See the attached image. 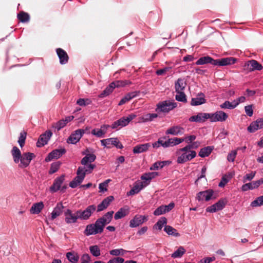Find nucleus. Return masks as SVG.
I'll return each mask as SVG.
<instances>
[{
	"instance_id": "obj_1",
	"label": "nucleus",
	"mask_w": 263,
	"mask_h": 263,
	"mask_svg": "<svg viewBox=\"0 0 263 263\" xmlns=\"http://www.w3.org/2000/svg\"><path fill=\"white\" fill-rule=\"evenodd\" d=\"M114 211L106 213L103 216L98 218L95 223L86 226L84 234L86 236L101 234L103 232L105 226L109 223L112 219Z\"/></svg>"
},
{
	"instance_id": "obj_2",
	"label": "nucleus",
	"mask_w": 263,
	"mask_h": 263,
	"mask_svg": "<svg viewBox=\"0 0 263 263\" xmlns=\"http://www.w3.org/2000/svg\"><path fill=\"white\" fill-rule=\"evenodd\" d=\"M96 210V206L95 205H89L83 211L79 210L74 212L71 210L67 209L64 213L65 221L67 223L70 224L77 222L78 219L87 220Z\"/></svg>"
},
{
	"instance_id": "obj_3",
	"label": "nucleus",
	"mask_w": 263,
	"mask_h": 263,
	"mask_svg": "<svg viewBox=\"0 0 263 263\" xmlns=\"http://www.w3.org/2000/svg\"><path fill=\"white\" fill-rule=\"evenodd\" d=\"M236 61V59L233 57L214 60L209 56H205L200 58L195 64L197 65L211 64L215 66H223L234 64Z\"/></svg>"
},
{
	"instance_id": "obj_4",
	"label": "nucleus",
	"mask_w": 263,
	"mask_h": 263,
	"mask_svg": "<svg viewBox=\"0 0 263 263\" xmlns=\"http://www.w3.org/2000/svg\"><path fill=\"white\" fill-rule=\"evenodd\" d=\"M177 106V103L171 102L170 101H164L158 103L157 104L156 111L158 112H162L167 113L170 110H173Z\"/></svg>"
},
{
	"instance_id": "obj_5",
	"label": "nucleus",
	"mask_w": 263,
	"mask_h": 263,
	"mask_svg": "<svg viewBox=\"0 0 263 263\" xmlns=\"http://www.w3.org/2000/svg\"><path fill=\"white\" fill-rule=\"evenodd\" d=\"M136 116L134 114H130L127 117H123L119 120L115 121L111 125L112 128H117L119 126L124 127L128 124V123L134 119Z\"/></svg>"
},
{
	"instance_id": "obj_6",
	"label": "nucleus",
	"mask_w": 263,
	"mask_h": 263,
	"mask_svg": "<svg viewBox=\"0 0 263 263\" xmlns=\"http://www.w3.org/2000/svg\"><path fill=\"white\" fill-rule=\"evenodd\" d=\"M35 157L33 153L27 152L23 153L21 156V158L20 160L21 162L19 164V167L21 168L27 167L30 164L31 161L33 158Z\"/></svg>"
},
{
	"instance_id": "obj_7",
	"label": "nucleus",
	"mask_w": 263,
	"mask_h": 263,
	"mask_svg": "<svg viewBox=\"0 0 263 263\" xmlns=\"http://www.w3.org/2000/svg\"><path fill=\"white\" fill-rule=\"evenodd\" d=\"M86 130H87V128L86 129H78L76 130L69 137L67 140V142L68 143L76 144L79 141L83 135L85 133Z\"/></svg>"
},
{
	"instance_id": "obj_8",
	"label": "nucleus",
	"mask_w": 263,
	"mask_h": 263,
	"mask_svg": "<svg viewBox=\"0 0 263 263\" xmlns=\"http://www.w3.org/2000/svg\"><path fill=\"white\" fill-rule=\"evenodd\" d=\"M102 145L108 148H110L112 145L115 146L117 148H122L123 145L117 138H112L101 140Z\"/></svg>"
},
{
	"instance_id": "obj_9",
	"label": "nucleus",
	"mask_w": 263,
	"mask_h": 263,
	"mask_svg": "<svg viewBox=\"0 0 263 263\" xmlns=\"http://www.w3.org/2000/svg\"><path fill=\"white\" fill-rule=\"evenodd\" d=\"M82 172V168L79 167L77 171V176L69 183V186L71 188H76L78 184L82 182L85 177V173H83Z\"/></svg>"
},
{
	"instance_id": "obj_10",
	"label": "nucleus",
	"mask_w": 263,
	"mask_h": 263,
	"mask_svg": "<svg viewBox=\"0 0 263 263\" xmlns=\"http://www.w3.org/2000/svg\"><path fill=\"white\" fill-rule=\"evenodd\" d=\"M211 122L224 121L228 117V115L222 111H217L214 114H209Z\"/></svg>"
},
{
	"instance_id": "obj_11",
	"label": "nucleus",
	"mask_w": 263,
	"mask_h": 263,
	"mask_svg": "<svg viewBox=\"0 0 263 263\" xmlns=\"http://www.w3.org/2000/svg\"><path fill=\"white\" fill-rule=\"evenodd\" d=\"M196 156V152L194 151H190V153H183L182 155L177 158L178 163H184L195 158Z\"/></svg>"
},
{
	"instance_id": "obj_12",
	"label": "nucleus",
	"mask_w": 263,
	"mask_h": 263,
	"mask_svg": "<svg viewBox=\"0 0 263 263\" xmlns=\"http://www.w3.org/2000/svg\"><path fill=\"white\" fill-rule=\"evenodd\" d=\"M52 135V133L50 130L46 131L45 133L42 134L36 143V146L40 147L46 144Z\"/></svg>"
},
{
	"instance_id": "obj_13",
	"label": "nucleus",
	"mask_w": 263,
	"mask_h": 263,
	"mask_svg": "<svg viewBox=\"0 0 263 263\" xmlns=\"http://www.w3.org/2000/svg\"><path fill=\"white\" fill-rule=\"evenodd\" d=\"M65 153L66 150L65 148L54 149L48 154V156L46 158L45 160L46 161L48 162L54 158L58 159Z\"/></svg>"
},
{
	"instance_id": "obj_14",
	"label": "nucleus",
	"mask_w": 263,
	"mask_h": 263,
	"mask_svg": "<svg viewBox=\"0 0 263 263\" xmlns=\"http://www.w3.org/2000/svg\"><path fill=\"white\" fill-rule=\"evenodd\" d=\"M64 177L65 175H62L54 180L53 184L50 187L51 192H56L60 190L61 185L64 181Z\"/></svg>"
},
{
	"instance_id": "obj_15",
	"label": "nucleus",
	"mask_w": 263,
	"mask_h": 263,
	"mask_svg": "<svg viewBox=\"0 0 263 263\" xmlns=\"http://www.w3.org/2000/svg\"><path fill=\"white\" fill-rule=\"evenodd\" d=\"M245 66H247V68L250 71L254 70H261L263 68L262 66L257 61L254 60L249 61L245 64Z\"/></svg>"
},
{
	"instance_id": "obj_16",
	"label": "nucleus",
	"mask_w": 263,
	"mask_h": 263,
	"mask_svg": "<svg viewBox=\"0 0 263 263\" xmlns=\"http://www.w3.org/2000/svg\"><path fill=\"white\" fill-rule=\"evenodd\" d=\"M262 183L263 178H261L260 180L243 184L241 187V189L243 191H247L249 190H253L254 189L258 187Z\"/></svg>"
},
{
	"instance_id": "obj_17",
	"label": "nucleus",
	"mask_w": 263,
	"mask_h": 263,
	"mask_svg": "<svg viewBox=\"0 0 263 263\" xmlns=\"http://www.w3.org/2000/svg\"><path fill=\"white\" fill-rule=\"evenodd\" d=\"M184 128L180 126H173L167 129L165 132L166 135H181L184 132Z\"/></svg>"
},
{
	"instance_id": "obj_18",
	"label": "nucleus",
	"mask_w": 263,
	"mask_h": 263,
	"mask_svg": "<svg viewBox=\"0 0 263 263\" xmlns=\"http://www.w3.org/2000/svg\"><path fill=\"white\" fill-rule=\"evenodd\" d=\"M145 219L146 217L144 216L137 215L130 221L129 226L131 228L138 227L142 224Z\"/></svg>"
},
{
	"instance_id": "obj_19",
	"label": "nucleus",
	"mask_w": 263,
	"mask_h": 263,
	"mask_svg": "<svg viewBox=\"0 0 263 263\" xmlns=\"http://www.w3.org/2000/svg\"><path fill=\"white\" fill-rule=\"evenodd\" d=\"M56 51L60 59V64L62 65L66 64L69 60V57L66 52L60 48H57Z\"/></svg>"
},
{
	"instance_id": "obj_20",
	"label": "nucleus",
	"mask_w": 263,
	"mask_h": 263,
	"mask_svg": "<svg viewBox=\"0 0 263 263\" xmlns=\"http://www.w3.org/2000/svg\"><path fill=\"white\" fill-rule=\"evenodd\" d=\"M213 194V190H208L198 193L196 198L199 201L203 200V199H205V201H209L211 199Z\"/></svg>"
},
{
	"instance_id": "obj_21",
	"label": "nucleus",
	"mask_w": 263,
	"mask_h": 263,
	"mask_svg": "<svg viewBox=\"0 0 263 263\" xmlns=\"http://www.w3.org/2000/svg\"><path fill=\"white\" fill-rule=\"evenodd\" d=\"M210 115L209 113H199L196 116H192L189 118L190 122H202L205 119H209Z\"/></svg>"
},
{
	"instance_id": "obj_22",
	"label": "nucleus",
	"mask_w": 263,
	"mask_h": 263,
	"mask_svg": "<svg viewBox=\"0 0 263 263\" xmlns=\"http://www.w3.org/2000/svg\"><path fill=\"white\" fill-rule=\"evenodd\" d=\"M114 198L112 196H108L105 198L101 203L98 205L97 212H101L106 209L112 202Z\"/></svg>"
},
{
	"instance_id": "obj_23",
	"label": "nucleus",
	"mask_w": 263,
	"mask_h": 263,
	"mask_svg": "<svg viewBox=\"0 0 263 263\" xmlns=\"http://www.w3.org/2000/svg\"><path fill=\"white\" fill-rule=\"evenodd\" d=\"M63 208V204L61 203H58L51 213V219L53 220L62 214Z\"/></svg>"
},
{
	"instance_id": "obj_24",
	"label": "nucleus",
	"mask_w": 263,
	"mask_h": 263,
	"mask_svg": "<svg viewBox=\"0 0 263 263\" xmlns=\"http://www.w3.org/2000/svg\"><path fill=\"white\" fill-rule=\"evenodd\" d=\"M108 127V125H104L102 126L100 129H93L91 131V134L99 138L103 137L106 133Z\"/></svg>"
},
{
	"instance_id": "obj_25",
	"label": "nucleus",
	"mask_w": 263,
	"mask_h": 263,
	"mask_svg": "<svg viewBox=\"0 0 263 263\" xmlns=\"http://www.w3.org/2000/svg\"><path fill=\"white\" fill-rule=\"evenodd\" d=\"M138 93H139V92L137 91H133L131 92H129L127 93L119 102L118 105H122L126 103V102L130 101L131 99H133L134 98L136 97Z\"/></svg>"
},
{
	"instance_id": "obj_26",
	"label": "nucleus",
	"mask_w": 263,
	"mask_h": 263,
	"mask_svg": "<svg viewBox=\"0 0 263 263\" xmlns=\"http://www.w3.org/2000/svg\"><path fill=\"white\" fill-rule=\"evenodd\" d=\"M129 213V210L127 206L122 208L116 213L114 218L116 220L122 218L127 215Z\"/></svg>"
},
{
	"instance_id": "obj_27",
	"label": "nucleus",
	"mask_w": 263,
	"mask_h": 263,
	"mask_svg": "<svg viewBox=\"0 0 263 263\" xmlns=\"http://www.w3.org/2000/svg\"><path fill=\"white\" fill-rule=\"evenodd\" d=\"M186 86V83L184 79L179 78L175 83L176 92L183 91Z\"/></svg>"
},
{
	"instance_id": "obj_28",
	"label": "nucleus",
	"mask_w": 263,
	"mask_h": 263,
	"mask_svg": "<svg viewBox=\"0 0 263 263\" xmlns=\"http://www.w3.org/2000/svg\"><path fill=\"white\" fill-rule=\"evenodd\" d=\"M149 143L137 145L133 148V152L135 154H139L146 151L150 147Z\"/></svg>"
},
{
	"instance_id": "obj_29",
	"label": "nucleus",
	"mask_w": 263,
	"mask_h": 263,
	"mask_svg": "<svg viewBox=\"0 0 263 263\" xmlns=\"http://www.w3.org/2000/svg\"><path fill=\"white\" fill-rule=\"evenodd\" d=\"M11 154L13 158L14 162L18 163L21 158V152L19 148L16 146H14L11 150Z\"/></svg>"
},
{
	"instance_id": "obj_30",
	"label": "nucleus",
	"mask_w": 263,
	"mask_h": 263,
	"mask_svg": "<svg viewBox=\"0 0 263 263\" xmlns=\"http://www.w3.org/2000/svg\"><path fill=\"white\" fill-rule=\"evenodd\" d=\"M199 97L196 98H192L191 104L192 106H197L201 105L205 102L204 99V95L203 93H201L199 95Z\"/></svg>"
},
{
	"instance_id": "obj_31",
	"label": "nucleus",
	"mask_w": 263,
	"mask_h": 263,
	"mask_svg": "<svg viewBox=\"0 0 263 263\" xmlns=\"http://www.w3.org/2000/svg\"><path fill=\"white\" fill-rule=\"evenodd\" d=\"M96 159V156L93 154H87L81 161V163L83 165H86L89 163L95 161Z\"/></svg>"
},
{
	"instance_id": "obj_32",
	"label": "nucleus",
	"mask_w": 263,
	"mask_h": 263,
	"mask_svg": "<svg viewBox=\"0 0 263 263\" xmlns=\"http://www.w3.org/2000/svg\"><path fill=\"white\" fill-rule=\"evenodd\" d=\"M66 256L71 263H77L79 259V256L75 252H68L66 253Z\"/></svg>"
},
{
	"instance_id": "obj_33",
	"label": "nucleus",
	"mask_w": 263,
	"mask_h": 263,
	"mask_svg": "<svg viewBox=\"0 0 263 263\" xmlns=\"http://www.w3.org/2000/svg\"><path fill=\"white\" fill-rule=\"evenodd\" d=\"M44 204L42 202H40L33 204L31 208L30 211L32 214H38L43 209Z\"/></svg>"
},
{
	"instance_id": "obj_34",
	"label": "nucleus",
	"mask_w": 263,
	"mask_h": 263,
	"mask_svg": "<svg viewBox=\"0 0 263 263\" xmlns=\"http://www.w3.org/2000/svg\"><path fill=\"white\" fill-rule=\"evenodd\" d=\"M164 231L168 234L175 237L180 236V234L177 232V230L170 226H165Z\"/></svg>"
},
{
	"instance_id": "obj_35",
	"label": "nucleus",
	"mask_w": 263,
	"mask_h": 263,
	"mask_svg": "<svg viewBox=\"0 0 263 263\" xmlns=\"http://www.w3.org/2000/svg\"><path fill=\"white\" fill-rule=\"evenodd\" d=\"M170 162L168 161H157L153 164L151 167V170H158L159 168H162L166 164H169Z\"/></svg>"
},
{
	"instance_id": "obj_36",
	"label": "nucleus",
	"mask_w": 263,
	"mask_h": 263,
	"mask_svg": "<svg viewBox=\"0 0 263 263\" xmlns=\"http://www.w3.org/2000/svg\"><path fill=\"white\" fill-rule=\"evenodd\" d=\"M213 148L211 146H206L201 148L199 152V156L201 157L208 156L212 152Z\"/></svg>"
},
{
	"instance_id": "obj_37",
	"label": "nucleus",
	"mask_w": 263,
	"mask_h": 263,
	"mask_svg": "<svg viewBox=\"0 0 263 263\" xmlns=\"http://www.w3.org/2000/svg\"><path fill=\"white\" fill-rule=\"evenodd\" d=\"M114 87L111 83L99 95L100 98H104L108 96L114 90Z\"/></svg>"
},
{
	"instance_id": "obj_38",
	"label": "nucleus",
	"mask_w": 263,
	"mask_h": 263,
	"mask_svg": "<svg viewBox=\"0 0 263 263\" xmlns=\"http://www.w3.org/2000/svg\"><path fill=\"white\" fill-rule=\"evenodd\" d=\"M17 18L22 23L28 22L30 20L29 15L24 11H21L17 14Z\"/></svg>"
},
{
	"instance_id": "obj_39",
	"label": "nucleus",
	"mask_w": 263,
	"mask_h": 263,
	"mask_svg": "<svg viewBox=\"0 0 263 263\" xmlns=\"http://www.w3.org/2000/svg\"><path fill=\"white\" fill-rule=\"evenodd\" d=\"M185 252V250L182 247H180L171 255V257L175 258L181 257Z\"/></svg>"
},
{
	"instance_id": "obj_40",
	"label": "nucleus",
	"mask_w": 263,
	"mask_h": 263,
	"mask_svg": "<svg viewBox=\"0 0 263 263\" xmlns=\"http://www.w3.org/2000/svg\"><path fill=\"white\" fill-rule=\"evenodd\" d=\"M166 139V137H163L162 138H160L158 139V140L154 143L153 144V146L154 148H158L160 146H162V147L164 148H166L165 146V140Z\"/></svg>"
},
{
	"instance_id": "obj_41",
	"label": "nucleus",
	"mask_w": 263,
	"mask_h": 263,
	"mask_svg": "<svg viewBox=\"0 0 263 263\" xmlns=\"http://www.w3.org/2000/svg\"><path fill=\"white\" fill-rule=\"evenodd\" d=\"M143 187L142 184L140 185L136 184L127 193V195L129 196L137 194L142 189Z\"/></svg>"
},
{
	"instance_id": "obj_42",
	"label": "nucleus",
	"mask_w": 263,
	"mask_h": 263,
	"mask_svg": "<svg viewBox=\"0 0 263 263\" xmlns=\"http://www.w3.org/2000/svg\"><path fill=\"white\" fill-rule=\"evenodd\" d=\"M158 173L157 172H151L144 174L141 177L142 180L150 181L152 179L155 178L157 176Z\"/></svg>"
},
{
	"instance_id": "obj_43",
	"label": "nucleus",
	"mask_w": 263,
	"mask_h": 263,
	"mask_svg": "<svg viewBox=\"0 0 263 263\" xmlns=\"http://www.w3.org/2000/svg\"><path fill=\"white\" fill-rule=\"evenodd\" d=\"M89 250L91 254L95 257H98L101 254L100 249L97 245L90 246Z\"/></svg>"
},
{
	"instance_id": "obj_44",
	"label": "nucleus",
	"mask_w": 263,
	"mask_h": 263,
	"mask_svg": "<svg viewBox=\"0 0 263 263\" xmlns=\"http://www.w3.org/2000/svg\"><path fill=\"white\" fill-rule=\"evenodd\" d=\"M158 117V115L157 114H147L144 115H143L141 119L143 122H148V121H151L153 120L154 118H156Z\"/></svg>"
},
{
	"instance_id": "obj_45",
	"label": "nucleus",
	"mask_w": 263,
	"mask_h": 263,
	"mask_svg": "<svg viewBox=\"0 0 263 263\" xmlns=\"http://www.w3.org/2000/svg\"><path fill=\"white\" fill-rule=\"evenodd\" d=\"M82 168L83 173H85V175L87 174L91 173L92 170L95 168L96 165L93 164H89L84 166H80Z\"/></svg>"
},
{
	"instance_id": "obj_46",
	"label": "nucleus",
	"mask_w": 263,
	"mask_h": 263,
	"mask_svg": "<svg viewBox=\"0 0 263 263\" xmlns=\"http://www.w3.org/2000/svg\"><path fill=\"white\" fill-rule=\"evenodd\" d=\"M114 88L125 86L130 83L127 80H119L111 83Z\"/></svg>"
},
{
	"instance_id": "obj_47",
	"label": "nucleus",
	"mask_w": 263,
	"mask_h": 263,
	"mask_svg": "<svg viewBox=\"0 0 263 263\" xmlns=\"http://www.w3.org/2000/svg\"><path fill=\"white\" fill-rule=\"evenodd\" d=\"M177 95L175 96V99L177 101L186 103L187 102L186 97L183 91L176 92Z\"/></svg>"
},
{
	"instance_id": "obj_48",
	"label": "nucleus",
	"mask_w": 263,
	"mask_h": 263,
	"mask_svg": "<svg viewBox=\"0 0 263 263\" xmlns=\"http://www.w3.org/2000/svg\"><path fill=\"white\" fill-rule=\"evenodd\" d=\"M220 107L221 108H223V109L227 108V109H232L235 108L236 106L235 103H233V102H230L228 101H226L223 103L221 104L220 105Z\"/></svg>"
},
{
	"instance_id": "obj_49",
	"label": "nucleus",
	"mask_w": 263,
	"mask_h": 263,
	"mask_svg": "<svg viewBox=\"0 0 263 263\" xmlns=\"http://www.w3.org/2000/svg\"><path fill=\"white\" fill-rule=\"evenodd\" d=\"M258 124V122L255 121L252 122L247 128L248 132L250 133H254L258 129H260Z\"/></svg>"
},
{
	"instance_id": "obj_50",
	"label": "nucleus",
	"mask_w": 263,
	"mask_h": 263,
	"mask_svg": "<svg viewBox=\"0 0 263 263\" xmlns=\"http://www.w3.org/2000/svg\"><path fill=\"white\" fill-rule=\"evenodd\" d=\"M27 133L25 131H22L20 133V137L18 140V143L20 144V146L22 147L25 143V140L26 139Z\"/></svg>"
},
{
	"instance_id": "obj_51",
	"label": "nucleus",
	"mask_w": 263,
	"mask_h": 263,
	"mask_svg": "<svg viewBox=\"0 0 263 263\" xmlns=\"http://www.w3.org/2000/svg\"><path fill=\"white\" fill-rule=\"evenodd\" d=\"M262 205H263V196L257 197L251 203V206L252 207L259 206Z\"/></svg>"
},
{
	"instance_id": "obj_52",
	"label": "nucleus",
	"mask_w": 263,
	"mask_h": 263,
	"mask_svg": "<svg viewBox=\"0 0 263 263\" xmlns=\"http://www.w3.org/2000/svg\"><path fill=\"white\" fill-rule=\"evenodd\" d=\"M127 251L123 249H114L109 251V253L111 255L119 256L123 255Z\"/></svg>"
},
{
	"instance_id": "obj_53",
	"label": "nucleus",
	"mask_w": 263,
	"mask_h": 263,
	"mask_svg": "<svg viewBox=\"0 0 263 263\" xmlns=\"http://www.w3.org/2000/svg\"><path fill=\"white\" fill-rule=\"evenodd\" d=\"M61 164V162L59 161L52 163L49 171V173L53 174L55 173L60 168Z\"/></svg>"
},
{
	"instance_id": "obj_54",
	"label": "nucleus",
	"mask_w": 263,
	"mask_h": 263,
	"mask_svg": "<svg viewBox=\"0 0 263 263\" xmlns=\"http://www.w3.org/2000/svg\"><path fill=\"white\" fill-rule=\"evenodd\" d=\"M66 125V123L65 121L64 120V119H62L60 120L58 122L52 125V127L55 129H57L58 130H60L61 128H63Z\"/></svg>"
},
{
	"instance_id": "obj_55",
	"label": "nucleus",
	"mask_w": 263,
	"mask_h": 263,
	"mask_svg": "<svg viewBox=\"0 0 263 263\" xmlns=\"http://www.w3.org/2000/svg\"><path fill=\"white\" fill-rule=\"evenodd\" d=\"M91 101L88 99H79L77 101V104L81 106H85L87 105L90 104Z\"/></svg>"
},
{
	"instance_id": "obj_56",
	"label": "nucleus",
	"mask_w": 263,
	"mask_h": 263,
	"mask_svg": "<svg viewBox=\"0 0 263 263\" xmlns=\"http://www.w3.org/2000/svg\"><path fill=\"white\" fill-rule=\"evenodd\" d=\"M227 200L225 199H221L219 200L217 202L215 203V205L218 211L222 210L226 205L227 203Z\"/></svg>"
},
{
	"instance_id": "obj_57",
	"label": "nucleus",
	"mask_w": 263,
	"mask_h": 263,
	"mask_svg": "<svg viewBox=\"0 0 263 263\" xmlns=\"http://www.w3.org/2000/svg\"><path fill=\"white\" fill-rule=\"evenodd\" d=\"M167 223V219L165 217H161L158 221L155 224L157 227H158V229L159 230H161L163 225L164 224H166Z\"/></svg>"
},
{
	"instance_id": "obj_58",
	"label": "nucleus",
	"mask_w": 263,
	"mask_h": 263,
	"mask_svg": "<svg viewBox=\"0 0 263 263\" xmlns=\"http://www.w3.org/2000/svg\"><path fill=\"white\" fill-rule=\"evenodd\" d=\"M255 174H256V172H255V171H252L250 173L247 174L243 177V182H246L247 181L251 180L252 179H253Z\"/></svg>"
},
{
	"instance_id": "obj_59",
	"label": "nucleus",
	"mask_w": 263,
	"mask_h": 263,
	"mask_svg": "<svg viewBox=\"0 0 263 263\" xmlns=\"http://www.w3.org/2000/svg\"><path fill=\"white\" fill-rule=\"evenodd\" d=\"M236 155H237L236 151H232L228 155V157H227L228 160L230 162H233L235 160Z\"/></svg>"
},
{
	"instance_id": "obj_60",
	"label": "nucleus",
	"mask_w": 263,
	"mask_h": 263,
	"mask_svg": "<svg viewBox=\"0 0 263 263\" xmlns=\"http://www.w3.org/2000/svg\"><path fill=\"white\" fill-rule=\"evenodd\" d=\"M164 213H165V212L164 210L163 206H162V205L160 206L159 207L157 208L154 212V214L156 216H159Z\"/></svg>"
},
{
	"instance_id": "obj_61",
	"label": "nucleus",
	"mask_w": 263,
	"mask_h": 263,
	"mask_svg": "<svg viewBox=\"0 0 263 263\" xmlns=\"http://www.w3.org/2000/svg\"><path fill=\"white\" fill-rule=\"evenodd\" d=\"M124 259L121 257H115L110 259L107 263H123Z\"/></svg>"
},
{
	"instance_id": "obj_62",
	"label": "nucleus",
	"mask_w": 263,
	"mask_h": 263,
	"mask_svg": "<svg viewBox=\"0 0 263 263\" xmlns=\"http://www.w3.org/2000/svg\"><path fill=\"white\" fill-rule=\"evenodd\" d=\"M245 112H246V114L248 116H249V117L252 116L253 114L252 105H248V106H245Z\"/></svg>"
},
{
	"instance_id": "obj_63",
	"label": "nucleus",
	"mask_w": 263,
	"mask_h": 263,
	"mask_svg": "<svg viewBox=\"0 0 263 263\" xmlns=\"http://www.w3.org/2000/svg\"><path fill=\"white\" fill-rule=\"evenodd\" d=\"M171 69V67H166L162 69H158L156 73L158 76H161L164 74L166 72L168 71Z\"/></svg>"
},
{
	"instance_id": "obj_64",
	"label": "nucleus",
	"mask_w": 263,
	"mask_h": 263,
	"mask_svg": "<svg viewBox=\"0 0 263 263\" xmlns=\"http://www.w3.org/2000/svg\"><path fill=\"white\" fill-rule=\"evenodd\" d=\"M81 263H89L90 260V257L88 254H83L81 258Z\"/></svg>"
}]
</instances>
